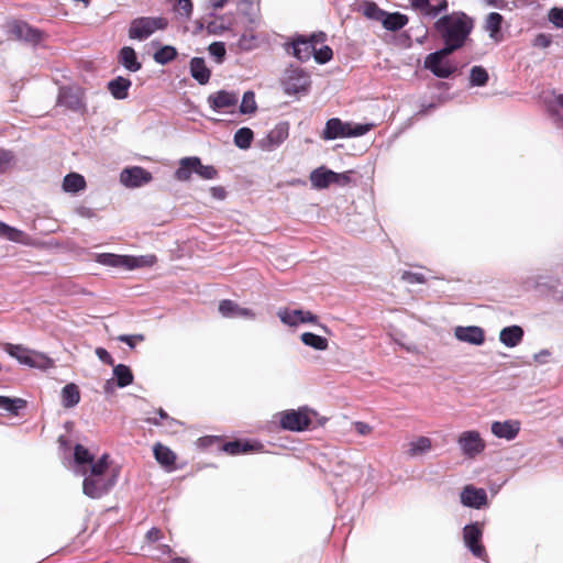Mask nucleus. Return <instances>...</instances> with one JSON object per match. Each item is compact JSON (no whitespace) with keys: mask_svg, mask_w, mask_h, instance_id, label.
<instances>
[{"mask_svg":"<svg viewBox=\"0 0 563 563\" xmlns=\"http://www.w3.org/2000/svg\"><path fill=\"white\" fill-rule=\"evenodd\" d=\"M434 27L450 52L461 48L473 29L472 21L464 13H452L440 18Z\"/></svg>","mask_w":563,"mask_h":563,"instance_id":"obj_1","label":"nucleus"},{"mask_svg":"<svg viewBox=\"0 0 563 563\" xmlns=\"http://www.w3.org/2000/svg\"><path fill=\"white\" fill-rule=\"evenodd\" d=\"M108 455H102L92 463L90 472L82 483V493L93 499L101 498L110 492L115 484V475L109 474Z\"/></svg>","mask_w":563,"mask_h":563,"instance_id":"obj_2","label":"nucleus"},{"mask_svg":"<svg viewBox=\"0 0 563 563\" xmlns=\"http://www.w3.org/2000/svg\"><path fill=\"white\" fill-rule=\"evenodd\" d=\"M374 128L372 123H351L343 122L338 118L328 120L325 128L322 132L324 140H335L339 137H355L362 136Z\"/></svg>","mask_w":563,"mask_h":563,"instance_id":"obj_3","label":"nucleus"},{"mask_svg":"<svg viewBox=\"0 0 563 563\" xmlns=\"http://www.w3.org/2000/svg\"><path fill=\"white\" fill-rule=\"evenodd\" d=\"M4 351L21 364L30 367L46 369L53 366V361L43 353L29 350L19 344H4Z\"/></svg>","mask_w":563,"mask_h":563,"instance_id":"obj_4","label":"nucleus"},{"mask_svg":"<svg viewBox=\"0 0 563 563\" xmlns=\"http://www.w3.org/2000/svg\"><path fill=\"white\" fill-rule=\"evenodd\" d=\"M166 25L167 21L163 18H137L130 24L129 36L133 40L143 41L150 37L155 31L164 30Z\"/></svg>","mask_w":563,"mask_h":563,"instance_id":"obj_5","label":"nucleus"},{"mask_svg":"<svg viewBox=\"0 0 563 563\" xmlns=\"http://www.w3.org/2000/svg\"><path fill=\"white\" fill-rule=\"evenodd\" d=\"M282 86L287 95L307 92L310 87V76L301 68H287L282 79Z\"/></svg>","mask_w":563,"mask_h":563,"instance_id":"obj_6","label":"nucleus"},{"mask_svg":"<svg viewBox=\"0 0 563 563\" xmlns=\"http://www.w3.org/2000/svg\"><path fill=\"white\" fill-rule=\"evenodd\" d=\"M316 413L307 408L286 410L280 413V426L290 431H302L311 423V416Z\"/></svg>","mask_w":563,"mask_h":563,"instance_id":"obj_7","label":"nucleus"},{"mask_svg":"<svg viewBox=\"0 0 563 563\" xmlns=\"http://www.w3.org/2000/svg\"><path fill=\"white\" fill-rule=\"evenodd\" d=\"M452 54L449 48H441L429 54L424 59V67L430 69L437 77L448 78L455 70L454 66L446 60Z\"/></svg>","mask_w":563,"mask_h":563,"instance_id":"obj_8","label":"nucleus"},{"mask_svg":"<svg viewBox=\"0 0 563 563\" xmlns=\"http://www.w3.org/2000/svg\"><path fill=\"white\" fill-rule=\"evenodd\" d=\"M324 40L325 34L322 32L312 34L310 37L297 36L291 43V52L289 53L299 60L306 62L313 56L314 46L324 42Z\"/></svg>","mask_w":563,"mask_h":563,"instance_id":"obj_9","label":"nucleus"},{"mask_svg":"<svg viewBox=\"0 0 563 563\" xmlns=\"http://www.w3.org/2000/svg\"><path fill=\"white\" fill-rule=\"evenodd\" d=\"M482 537L483 529L478 522L467 525L463 528V541L465 547L474 556L486 561L487 554L484 545L481 543Z\"/></svg>","mask_w":563,"mask_h":563,"instance_id":"obj_10","label":"nucleus"},{"mask_svg":"<svg viewBox=\"0 0 563 563\" xmlns=\"http://www.w3.org/2000/svg\"><path fill=\"white\" fill-rule=\"evenodd\" d=\"M459 448L463 455L467 457H475L485 450V441L476 430L463 431L456 440Z\"/></svg>","mask_w":563,"mask_h":563,"instance_id":"obj_11","label":"nucleus"},{"mask_svg":"<svg viewBox=\"0 0 563 563\" xmlns=\"http://www.w3.org/2000/svg\"><path fill=\"white\" fill-rule=\"evenodd\" d=\"M277 316L284 324L289 327H297L300 323L316 324L318 322V317L316 314L301 309H279Z\"/></svg>","mask_w":563,"mask_h":563,"instance_id":"obj_12","label":"nucleus"},{"mask_svg":"<svg viewBox=\"0 0 563 563\" xmlns=\"http://www.w3.org/2000/svg\"><path fill=\"white\" fill-rule=\"evenodd\" d=\"M151 180V173L139 166L125 168L120 174V181L129 188L141 187Z\"/></svg>","mask_w":563,"mask_h":563,"instance_id":"obj_13","label":"nucleus"},{"mask_svg":"<svg viewBox=\"0 0 563 563\" xmlns=\"http://www.w3.org/2000/svg\"><path fill=\"white\" fill-rule=\"evenodd\" d=\"M454 336L461 342L477 346L484 344L485 342V332L481 327L477 325L455 327Z\"/></svg>","mask_w":563,"mask_h":563,"instance_id":"obj_14","label":"nucleus"},{"mask_svg":"<svg viewBox=\"0 0 563 563\" xmlns=\"http://www.w3.org/2000/svg\"><path fill=\"white\" fill-rule=\"evenodd\" d=\"M461 503L471 508L479 509L487 504V494L483 488L466 485L461 492Z\"/></svg>","mask_w":563,"mask_h":563,"instance_id":"obj_15","label":"nucleus"},{"mask_svg":"<svg viewBox=\"0 0 563 563\" xmlns=\"http://www.w3.org/2000/svg\"><path fill=\"white\" fill-rule=\"evenodd\" d=\"M219 312L224 318H241L246 320H253L256 318V313L252 309L241 307L229 299L222 300L219 303Z\"/></svg>","mask_w":563,"mask_h":563,"instance_id":"obj_16","label":"nucleus"},{"mask_svg":"<svg viewBox=\"0 0 563 563\" xmlns=\"http://www.w3.org/2000/svg\"><path fill=\"white\" fill-rule=\"evenodd\" d=\"M10 33L16 38L29 43L36 44L42 38V33L32 27L30 24L21 21H16L11 24Z\"/></svg>","mask_w":563,"mask_h":563,"instance_id":"obj_17","label":"nucleus"},{"mask_svg":"<svg viewBox=\"0 0 563 563\" xmlns=\"http://www.w3.org/2000/svg\"><path fill=\"white\" fill-rule=\"evenodd\" d=\"M490 430L495 437L510 441L518 435L520 422L518 420L495 421Z\"/></svg>","mask_w":563,"mask_h":563,"instance_id":"obj_18","label":"nucleus"},{"mask_svg":"<svg viewBox=\"0 0 563 563\" xmlns=\"http://www.w3.org/2000/svg\"><path fill=\"white\" fill-rule=\"evenodd\" d=\"M238 93L225 90H220L208 97V102L213 110L234 108L238 104Z\"/></svg>","mask_w":563,"mask_h":563,"instance_id":"obj_19","label":"nucleus"},{"mask_svg":"<svg viewBox=\"0 0 563 563\" xmlns=\"http://www.w3.org/2000/svg\"><path fill=\"white\" fill-rule=\"evenodd\" d=\"M411 5L421 13L429 16H437L448 9L446 0H409Z\"/></svg>","mask_w":563,"mask_h":563,"instance_id":"obj_20","label":"nucleus"},{"mask_svg":"<svg viewBox=\"0 0 563 563\" xmlns=\"http://www.w3.org/2000/svg\"><path fill=\"white\" fill-rule=\"evenodd\" d=\"M432 440L428 437H418L408 443L406 454L409 457H418L429 453L432 450Z\"/></svg>","mask_w":563,"mask_h":563,"instance_id":"obj_21","label":"nucleus"},{"mask_svg":"<svg viewBox=\"0 0 563 563\" xmlns=\"http://www.w3.org/2000/svg\"><path fill=\"white\" fill-rule=\"evenodd\" d=\"M0 236L7 239L9 241L24 244V245L32 244V239L25 232L16 229V228L10 227L1 221H0Z\"/></svg>","mask_w":563,"mask_h":563,"instance_id":"obj_22","label":"nucleus"},{"mask_svg":"<svg viewBox=\"0 0 563 563\" xmlns=\"http://www.w3.org/2000/svg\"><path fill=\"white\" fill-rule=\"evenodd\" d=\"M522 338L523 330L519 325L506 327L499 333L500 342L508 347L517 346L522 341Z\"/></svg>","mask_w":563,"mask_h":563,"instance_id":"obj_23","label":"nucleus"},{"mask_svg":"<svg viewBox=\"0 0 563 563\" xmlns=\"http://www.w3.org/2000/svg\"><path fill=\"white\" fill-rule=\"evenodd\" d=\"M309 178L312 187L316 189H324L333 184L332 170L327 169L325 167L316 168L311 172Z\"/></svg>","mask_w":563,"mask_h":563,"instance_id":"obj_24","label":"nucleus"},{"mask_svg":"<svg viewBox=\"0 0 563 563\" xmlns=\"http://www.w3.org/2000/svg\"><path fill=\"white\" fill-rule=\"evenodd\" d=\"M190 74L201 85L207 84L210 79V70L200 57H194L190 60Z\"/></svg>","mask_w":563,"mask_h":563,"instance_id":"obj_25","label":"nucleus"},{"mask_svg":"<svg viewBox=\"0 0 563 563\" xmlns=\"http://www.w3.org/2000/svg\"><path fill=\"white\" fill-rule=\"evenodd\" d=\"M119 62L130 71H137L142 65L137 62L135 51L130 46H124L119 53Z\"/></svg>","mask_w":563,"mask_h":563,"instance_id":"obj_26","label":"nucleus"},{"mask_svg":"<svg viewBox=\"0 0 563 563\" xmlns=\"http://www.w3.org/2000/svg\"><path fill=\"white\" fill-rule=\"evenodd\" d=\"M195 164H198V157H184L179 161V167L175 172V178L179 181H187L195 173Z\"/></svg>","mask_w":563,"mask_h":563,"instance_id":"obj_27","label":"nucleus"},{"mask_svg":"<svg viewBox=\"0 0 563 563\" xmlns=\"http://www.w3.org/2000/svg\"><path fill=\"white\" fill-rule=\"evenodd\" d=\"M288 137V129L284 124H279L269 131L265 142V147L269 151L280 145Z\"/></svg>","mask_w":563,"mask_h":563,"instance_id":"obj_28","label":"nucleus"},{"mask_svg":"<svg viewBox=\"0 0 563 563\" xmlns=\"http://www.w3.org/2000/svg\"><path fill=\"white\" fill-rule=\"evenodd\" d=\"M57 103L68 109H78L80 107V97L71 88L63 87L59 89Z\"/></svg>","mask_w":563,"mask_h":563,"instance_id":"obj_29","label":"nucleus"},{"mask_svg":"<svg viewBox=\"0 0 563 563\" xmlns=\"http://www.w3.org/2000/svg\"><path fill=\"white\" fill-rule=\"evenodd\" d=\"M504 19L497 12L489 13L484 22V29L488 32L489 37L495 41L500 40V27Z\"/></svg>","mask_w":563,"mask_h":563,"instance_id":"obj_30","label":"nucleus"},{"mask_svg":"<svg viewBox=\"0 0 563 563\" xmlns=\"http://www.w3.org/2000/svg\"><path fill=\"white\" fill-rule=\"evenodd\" d=\"M130 87L131 80L121 76L114 78L108 84L109 91L115 99L119 100L125 99L128 97V90Z\"/></svg>","mask_w":563,"mask_h":563,"instance_id":"obj_31","label":"nucleus"},{"mask_svg":"<svg viewBox=\"0 0 563 563\" xmlns=\"http://www.w3.org/2000/svg\"><path fill=\"white\" fill-rule=\"evenodd\" d=\"M156 261V256L153 254L141 256L125 255V269L132 271L141 267H151Z\"/></svg>","mask_w":563,"mask_h":563,"instance_id":"obj_32","label":"nucleus"},{"mask_svg":"<svg viewBox=\"0 0 563 563\" xmlns=\"http://www.w3.org/2000/svg\"><path fill=\"white\" fill-rule=\"evenodd\" d=\"M80 400V393L77 385L70 383L62 389V404L65 408L75 407Z\"/></svg>","mask_w":563,"mask_h":563,"instance_id":"obj_33","label":"nucleus"},{"mask_svg":"<svg viewBox=\"0 0 563 563\" xmlns=\"http://www.w3.org/2000/svg\"><path fill=\"white\" fill-rule=\"evenodd\" d=\"M153 452H154V456H155L156 461L161 465L170 466L175 463L176 455L169 448H167L161 443H156L153 448Z\"/></svg>","mask_w":563,"mask_h":563,"instance_id":"obj_34","label":"nucleus"},{"mask_svg":"<svg viewBox=\"0 0 563 563\" xmlns=\"http://www.w3.org/2000/svg\"><path fill=\"white\" fill-rule=\"evenodd\" d=\"M113 376L118 387L123 388L133 382V374L129 366L118 364L113 367Z\"/></svg>","mask_w":563,"mask_h":563,"instance_id":"obj_35","label":"nucleus"},{"mask_svg":"<svg viewBox=\"0 0 563 563\" xmlns=\"http://www.w3.org/2000/svg\"><path fill=\"white\" fill-rule=\"evenodd\" d=\"M408 22V19L406 15L401 13H389L384 15L383 18V25L385 29L389 31H397L404 27Z\"/></svg>","mask_w":563,"mask_h":563,"instance_id":"obj_36","label":"nucleus"},{"mask_svg":"<svg viewBox=\"0 0 563 563\" xmlns=\"http://www.w3.org/2000/svg\"><path fill=\"white\" fill-rule=\"evenodd\" d=\"M301 342L318 351H324L328 349V340L323 336L317 335L311 332H305L300 335Z\"/></svg>","mask_w":563,"mask_h":563,"instance_id":"obj_37","label":"nucleus"},{"mask_svg":"<svg viewBox=\"0 0 563 563\" xmlns=\"http://www.w3.org/2000/svg\"><path fill=\"white\" fill-rule=\"evenodd\" d=\"M86 186L85 178L76 173L68 174L63 181V188L67 192H77Z\"/></svg>","mask_w":563,"mask_h":563,"instance_id":"obj_38","label":"nucleus"},{"mask_svg":"<svg viewBox=\"0 0 563 563\" xmlns=\"http://www.w3.org/2000/svg\"><path fill=\"white\" fill-rule=\"evenodd\" d=\"M26 407V401L22 398H10L0 396V409H3L12 415H18L19 410Z\"/></svg>","mask_w":563,"mask_h":563,"instance_id":"obj_39","label":"nucleus"},{"mask_svg":"<svg viewBox=\"0 0 563 563\" xmlns=\"http://www.w3.org/2000/svg\"><path fill=\"white\" fill-rule=\"evenodd\" d=\"M96 261L104 266L125 268V255L101 253L97 255Z\"/></svg>","mask_w":563,"mask_h":563,"instance_id":"obj_40","label":"nucleus"},{"mask_svg":"<svg viewBox=\"0 0 563 563\" xmlns=\"http://www.w3.org/2000/svg\"><path fill=\"white\" fill-rule=\"evenodd\" d=\"M253 140V131L249 128H241L234 134V144L241 150H246L251 146Z\"/></svg>","mask_w":563,"mask_h":563,"instance_id":"obj_41","label":"nucleus"},{"mask_svg":"<svg viewBox=\"0 0 563 563\" xmlns=\"http://www.w3.org/2000/svg\"><path fill=\"white\" fill-rule=\"evenodd\" d=\"M176 56V48L174 46L166 45L155 52L153 57L157 64L165 65L172 62Z\"/></svg>","mask_w":563,"mask_h":563,"instance_id":"obj_42","label":"nucleus"},{"mask_svg":"<svg viewBox=\"0 0 563 563\" xmlns=\"http://www.w3.org/2000/svg\"><path fill=\"white\" fill-rule=\"evenodd\" d=\"M257 109V104L255 101V95L253 91H245L242 98V102L240 104V112L243 114L254 113Z\"/></svg>","mask_w":563,"mask_h":563,"instance_id":"obj_43","label":"nucleus"},{"mask_svg":"<svg viewBox=\"0 0 563 563\" xmlns=\"http://www.w3.org/2000/svg\"><path fill=\"white\" fill-rule=\"evenodd\" d=\"M488 80V74L485 68L474 66L471 69L470 81L472 86H484Z\"/></svg>","mask_w":563,"mask_h":563,"instance_id":"obj_44","label":"nucleus"},{"mask_svg":"<svg viewBox=\"0 0 563 563\" xmlns=\"http://www.w3.org/2000/svg\"><path fill=\"white\" fill-rule=\"evenodd\" d=\"M74 457H75L76 463H78V464L90 463L92 465V463H95L93 459H92V455L81 444H77L75 446V449H74Z\"/></svg>","mask_w":563,"mask_h":563,"instance_id":"obj_45","label":"nucleus"},{"mask_svg":"<svg viewBox=\"0 0 563 563\" xmlns=\"http://www.w3.org/2000/svg\"><path fill=\"white\" fill-rule=\"evenodd\" d=\"M195 174L203 179H213L217 176V170L211 165H202L198 157V164H195Z\"/></svg>","mask_w":563,"mask_h":563,"instance_id":"obj_46","label":"nucleus"},{"mask_svg":"<svg viewBox=\"0 0 563 563\" xmlns=\"http://www.w3.org/2000/svg\"><path fill=\"white\" fill-rule=\"evenodd\" d=\"M223 450L229 454H240L245 453L251 450V445L249 443H242L240 441L228 442L223 445Z\"/></svg>","mask_w":563,"mask_h":563,"instance_id":"obj_47","label":"nucleus"},{"mask_svg":"<svg viewBox=\"0 0 563 563\" xmlns=\"http://www.w3.org/2000/svg\"><path fill=\"white\" fill-rule=\"evenodd\" d=\"M258 44V38L253 33H244L239 40V47L243 51H251Z\"/></svg>","mask_w":563,"mask_h":563,"instance_id":"obj_48","label":"nucleus"},{"mask_svg":"<svg viewBox=\"0 0 563 563\" xmlns=\"http://www.w3.org/2000/svg\"><path fill=\"white\" fill-rule=\"evenodd\" d=\"M332 49L331 47L324 45L321 48L317 49L314 47L313 57L317 63L319 64H325L332 58Z\"/></svg>","mask_w":563,"mask_h":563,"instance_id":"obj_49","label":"nucleus"},{"mask_svg":"<svg viewBox=\"0 0 563 563\" xmlns=\"http://www.w3.org/2000/svg\"><path fill=\"white\" fill-rule=\"evenodd\" d=\"M208 51L218 63H221L225 56V46L222 42H213L209 45Z\"/></svg>","mask_w":563,"mask_h":563,"instance_id":"obj_50","label":"nucleus"},{"mask_svg":"<svg viewBox=\"0 0 563 563\" xmlns=\"http://www.w3.org/2000/svg\"><path fill=\"white\" fill-rule=\"evenodd\" d=\"M364 14L374 20H382L385 15V12L382 11L375 3H366L364 7Z\"/></svg>","mask_w":563,"mask_h":563,"instance_id":"obj_51","label":"nucleus"},{"mask_svg":"<svg viewBox=\"0 0 563 563\" xmlns=\"http://www.w3.org/2000/svg\"><path fill=\"white\" fill-rule=\"evenodd\" d=\"M549 20L558 27H563V8H553L549 12Z\"/></svg>","mask_w":563,"mask_h":563,"instance_id":"obj_52","label":"nucleus"},{"mask_svg":"<svg viewBox=\"0 0 563 563\" xmlns=\"http://www.w3.org/2000/svg\"><path fill=\"white\" fill-rule=\"evenodd\" d=\"M401 279L408 284H423L426 282V278L422 274L412 272H404Z\"/></svg>","mask_w":563,"mask_h":563,"instance_id":"obj_53","label":"nucleus"},{"mask_svg":"<svg viewBox=\"0 0 563 563\" xmlns=\"http://www.w3.org/2000/svg\"><path fill=\"white\" fill-rule=\"evenodd\" d=\"M13 155L9 151L0 150V173L5 172L12 164Z\"/></svg>","mask_w":563,"mask_h":563,"instance_id":"obj_54","label":"nucleus"},{"mask_svg":"<svg viewBox=\"0 0 563 563\" xmlns=\"http://www.w3.org/2000/svg\"><path fill=\"white\" fill-rule=\"evenodd\" d=\"M332 181L339 186H345L351 181V172L335 173L332 170Z\"/></svg>","mask_w":563,"mask_h":563,"instance_id":"obj_55","label":"nucleus"},{"mask_svg":"<svg viewBox=\"0 0 563 563\" xmlns=\"http://www.w3.org/2000/svg\"><path fill=\"white\" fill-rule=\"evenodd\" d=\"M119 341L126 343L130 347H134L136 342H142L144 336L142 334L128 335L122 334L118 338Z\"/></svg>","mask_w":563,"mask_h":563,"instance_id":"obj_56","label":"nucleus"},{"mask_svg":"<svg viewBox=\"0 0 563 563\" xmlns=\"http://www.w3.org/2000/svg\"><path fill=\"white\" fill-rule=\"evenodd\" d=\"M178 11L186 16H189L192 11L191 0H177Z\"/></svg>","mask_w":563,"mask_h":563,"instance_id":"obj_57","label":"nucleus"},{"mask_svg":"<svg viewBox=\"0 0 563 563\" xmlns=\"http://www.w3.org/2000/svg\"><path fill=\"white\" fill-rule=\"evenodd\" d=\"M96 355L98 356V358L108 364V365H113V358L112 356L109 354V352L103 349V347H97L96 349Z\"/></svg>","mask_w":563,"mask_h":563,"instance_id":"obj_58","label":"nucleus"},{"mask_svg":"<svg viewBox=\"0 0 563 563\" xmlns=\"http://www.w3.org/2000/svg\"><path fill=\"white\" fill-rule=\"evenodd\" d=\"M354 429L360 435H367L372 432V427L365 422H354Z\"/></svg>","mask_w":563,"mask_h":563,"instance_id":"obj_59","label":"nucleus"},{"mask_svg":"<svg viewBox=\"0 0 563 563\" xmlns=\"http://www.w3.org/2000/svg\"><path fill=\"white\" fill-rule=\"evenodd\" d=\"M551 44V37L547 34H539L534 38V46L547 48Z\"/></svg>","mask_w":563,"mask_h":563,"instance_id":"obj_60","label":"nucleus"},{"mask_svg":"<svg viewBox=\"0 0 563 563\" xmlns=\"http://www.w3.org/2000/svg\"><path fill=\"white\" fill-rule=\"evenodd\" d=\"M486 1V4L489 5V7H494V8H497V9H506L507 5H508V2L506 0H485Z\"/></svg>","mask_w":563,"mask_h":563,"instance_id":"obj_61","label":"nucleus"},{"mask_svg":"<svg viewBox=\"0 0 563 563\" xmlns=\"http://www.w3.org/2000/svg\"><path fill=\"white\" fill-rule=\"evenodd\" d=\"M549 356H550V351L541 350L539 353L533 355V358H534L536 362L543 364V363L547 362V358Z\"/></svg>","mask_w":563,"mask_h":563,"instance_id":"obj_62","label":"nucleus"},{"mask_svg":"<svg viewBox=\"0 0 563 563\" xmlns=\"http://www.w3.org/2000/svg\"><path fill=\"white\" fill-rule=\"evenodd\" d=\"M146 539L151 542H155L157 540L161 539V530L156 529V528H152L147 533H146Z\"/></svg>","mask_w":563,"mask_h":563,"instance_id":"obj_63","label":"nucleus"},{"mask_svg":"<svg viewBox=\"0 0 563 563\" xmlns=\"http://www.w3.org/2000/svg\"><path fill=\"white\" fill-rule=\"evenodd\" d=\"M210 192H211L212 197L218 199V200H222L225 197V191L221 187H212L210 189Z\"/></svg>","mask_w":563,"mask_h":563,"instance_id":"obj_64","label":"nucleus"}]
</instances>
